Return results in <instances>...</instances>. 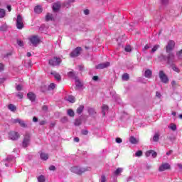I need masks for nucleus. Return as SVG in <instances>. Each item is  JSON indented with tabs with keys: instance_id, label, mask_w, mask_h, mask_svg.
Here are the masks:
<instances>
[{
	"instance_id": "31",
	"label": "nucleus",
	"mask_w": 182,
	"mask_h": 182,
	"mask_svg": "<svg viewBox=\"0 0 182 182\" xmlns=\"http://www.w3.org/2000/svg\"><path fill=\"white\" fill-rule=\"evenodd\" d=\"M68 77H71L72 79H75V80L76 79H77V77H76V75H75V73L70 71L68 73Z\"/></svg>"
},
{
	"instance_id": "52",
	"label": "nucleus",
	"mask_w": 182,
	"mask_h": 182,
	"mask_svg": "<svg viewBox=\"0 0 182 182\" xmlns=\"http://www.w3.org/2000/svg\"><path fill=\"white\" fill-rule=\"evenodd\" d=\"M116 143L120 144L122 143L123 139H122L121 138H116Z\"/></svg>"
},
{
	"instance_id": "57",
	"label": "nucleus",
	"mask_w": 182,
	"mask_h": 182,
	"mask_svg": "<svg viewBox=\"0 0 182 182\" xmlns=\"http://www.w3.org/2000/svg\"><path fill=\"white\" fill-rule=\"evenodd\" d=\"M90 13V11H89V9L84 10L85 15H89Z\"/></svg>"
},
{
	"instance_id": "45",
	"label": "nucleus",
	"mask_w": 182,
	"mask_h": 182,
	"mask_svg": "<svg viewBox=\"0 0 182 182\" xmlns=\"http://www.w3.org/2000/svg\"><path fill=\"white\" fill-rule=\"evenodd\" d=\"M88 113H89V114L93 115V114H95V113H96V112L95 111V109L89 108Z\"/></svg>"
},
{
	"instance_id": "21",
	"label": "nucleus",
	"mask_w": 182,
	"mask_h": 182,
	"mask_svg": "<svg viewBox=\"0 0 182 182\" xmlns=\"http://www.w3.org/2000/svg\"><path fill=\"white\" fill-rule=\"evenodd\" d=\"M152 75H153V73L150 70H146L145 71L144 76L147 79H150V77H151Z\"/></svg>"
},
{
	"instance_id": "24",
	"label": "nucleus",
	"mask_w": 182,
	"mask_h": 182,
	"mask_svg": "<svg viewBox=\"0 0 182 182\" xmlns=\"http://www.w3.org/2000/svg\"><path fill=\"white\" fill-rule=\"evenodd\" d=\"M129 141L132 144H137V143H139V140L136 139L134 136H131L129 138Z\"/></svg>"
},
{
	"instance_id": "22",
	"label": "nucleus",
	"mask_w": 182,
	"mask_h": 182,
	"mask_svg": "<svg viewBox=\"0 0 182 182\" xmlns=\"http://www.w3.org/2000/svg\"><path fill=\"white\" fill-rule=\"evenodd\" d=\"M42 6H36L35 8H34V12L36 14H42Z\"/></svg>"
},
{
	"instance_id": "47",
	"label": "nucleus",
	"mask_w": 182,
	"mask_h": 182,
	"mask_svg": "<svg viewBox=\"0 0 182 182\" xmlns=\"http://www.w3.org/2000/svg\"><path fill=\"white\" fill-rule=\"evenodd\" d=\"M147 49H150V46L149 45H146L142 49V50L144 53H146V50H147Z\"/></svg>"
},
{
	"instance_id": "14",
	"label": "nucleus",
	"mask_w": 182,
	"mask_h": 182,
	"mask_svg": "<svg viewBox=\"0 0 182 182\" xmlns=\"http://www.w3.org/2000/svg\"><path fill=\"white\" fill-rule=\"evenodd\" d=\"M145 155L146 157H150V156H152L154 159H156V157H157V152L154 151V150H149L146 152Z\"/></svg>"
},
{
	"instance_id": "42",
	"label": "nucleus",
	"mask_w": 182,
	"mask_h": 182,
	"mask_svg": "<svg viewBox=\"0 0 182 182\" xmlns=\"http://www.w3.org/2000/svg\"><path fill=\"white\" fill-rule=\"evenodd\" d=\"M6 29H8V26L5 24L2 25L1 27H0V31H1V32H5L6 31Z\"/></svg>"
},
{
	"instance_id": "44",
	"label": "nucleus",
	"mask_w": 182,
	"mask_h": 182,
	"mask_svg": "<svg viewBox=\"0 0 182 182\" xmlns=\"http://www.w3.org/2000/svg\"><path fill=\"white\" fill-rule=\"evenodd\" d=\"M136 157H141L143 156V151H137L135 154Z\"/></svg>"
},
{
	"instance_id": "19",
	"label": "nucleus",
	"mask_w": 182,
	"mask_h": 182,
	"mask_svg": "<svg viewBox=\"0 0 182 182\" xmlns=\"http://www.w3.org/2000/svg\"><path fill=\"white\" fill-rule=\"evenodd\" d=\"M51 75H53V76H54L55 80H58L59 82V80H60V79H62V77H60V75L55 71L51 73Z\"/></svg>"
},
{
	"instance_id": "63",
	"label": "nucleus",
	"mask_w": 182,
	"mask_h": 182,
	"mask_svg": "<svg viewBox=\"0 0 182 182\" xmlns=\"http://www.w3.org/2000/svg\"><path fill=\"white\" fill-rule=\"evenodd\" d=\"M0 70H4V64L0 63Z\"/></svg>"
},
{
	"instance_id": "8",
	"label": "nucleus",
	"mask_w": 182,
	"mask_h": 182,
	"mask_svg": "<svg viewBox=\"0 0 182 182\" xmlns=\"http://www.w3.org/2000/svg\"><path fill=\"white\" fill-rule=\"evenodd\" d=\"M16 26L17 29H22L23 28V18L21 15L17 16Z\"/></svg>"
},
{
	"instance_id": "30",
	"label": "nucleus",
	"mask_w": 182,
	"mask_h": 182,
	"mask_svg": "<svg viewBox=\"0 0 182 182\" xmlns=\"http://www.w3.org/2000/svg\"><path fill=\"white\" fill-rule=\"evenodd\" d=\"M168 128L171 129V130H172L173 132H176V130H177V125H176V124L172 123L170 124Z\"/></svg>"
},
{
	"instance_id": "2",
	"label": "nucleus",
	"mask_w": 182,
	"mask_h": 182,
	"mask_svg": "<svg viewBox=\"0 0 182 182\" xmlns=\"http://www.w3.org/2000/svg\"><path fill=\"white\" fill-rule=\"evenodd\" d=\"M89 170H90V168H80L79 166H73L70 168V171L75 174H82V173L89 171Z\"/></svg>"
},
{
	"instance_id": "54",
	"label": "nucleus",
	"mask_w": 182,
	"mask_h": 182,
	"mask_svg": "<svg viewBox=\"0 0 182 182\" xmlns=\"http://www.w3.org/2000/svg\"><path fill=\"white\" fill-rule=\"evenodd\" d=\"M161 2L163 5H167V4H168V0H161Z\"/></svg>"
},
{
	"instance_id": "11",
	"label": "nucleus",
	"mask_w": 182,
	"mask_h": 182,
	"mask_svg": "<svg viewBox=\"0 0 182 182\" xmlns=\"http://www.w3.org/2000/svg\"><path fill=\"white\" fill-rule=\"evenodd\" d=\"M171 168V166H170L168 163H164L159 166V171L163 172L166 171V170H170Z\"/></svg>"
},
{
	"instance_id": "60",
	"label": "nucleus",
	"mask_w": 182,
	"mask_h": 182,
	"mask_svg": "<svg viewBox=\"0 0 182 182\" xmlns=\"http://www.w3.org/2000/svg\"><path fill=\"white\" fill-rule=\"evenodd\" d=\"M7 9H8L9 12H11V11L12 10V6H10V5H8L7 6Z\"/></svg>"
},
{
	"instance_id": "40",
	"label": "nucleus",
	"mask_w": 182,
	"mask_h": 182,
	"mask_svg": "<svg viewBox=\"0 0 182 182\" xmlns=\"http://www.w3.org/2000/svg\"><path fill=\"white\" fill-rule=\"evenodd\" d=\"M68 114L70 117H73V116H75V112H73V109H70L68 110Z\"/></svg>"
},
{
	"instance_id": "27",
	"label": "nucleus",
	"mask_w": 182,
	"mask_h": 182,
	"mask_svg": "<svg viewBox=\"0 0 182 182\" xmlns=\"http://www.w3.org/2000/svg\"><path fill=\"white\" fill-rule=\"evenodd\" d=\"M41 160L46 161V160H48V159H49V156L48 155V154L41 153Z\"/></svg>"
},
{
	"instance_id": "33",
	"label": "nucleus",
	"mask_w": 182,
	"mask_h": 182,
	"mask_svg": "<svg viewBox=\"0 0 182 182\" xmlns=\"http://www.w3.org/2000/svg\"><path fill=\"white\" fill-rule=\"evenodd\" d=\"M38 182H45L46 181V179L45 178V176L41 175L38 177Z\"/></svg>"
},
{
	"instance_id": "5",
	"label": "nucleus",
	"mask_w": 182,
	"mask_h": 182,
	"mask_svg": "<svg viewBox=\"0 0 182 182\" xmlns=\"http://www.w3.org/2000/svg\"><path fill=\"white\" fill-rule=\"evenodd\" d=\"M61 62L62 60L60 59V58L54 57L49 60L48 63L49 65H50V66H58L60 65Z\"/></svg>"
},
{
	"instance_id": "51",
	"label": "nucleus",
	"mask_w": 182,
	"mask_h": 182,
	"mask_svg": "<svg viewBox=\"0 0 182 182\" xmlns=\"http://www.w3.org/2000/svg\"><path fill=\"white\" fill-rule=\"evenodd\" d=\"M100 182H106V176L105 175L101 176Z\"/></svg>"
},
{
	"instance_id": "18",
	"label": "nucleus",
	"mask_w": 182,
	"mask_h": 182,
	"mask_svg": "<svg viewBox=\"0 0 182 182\" xmlns=\"http://www.w3.org/2000/svg\"><path fill=\"white\" fill-rule=\"evenodd\" d=\"M170 67L172 68V70L174 72H176L177 73H180V69L176 66V64L174 63H172L171 64H168Z\"/></svg>"
},
{
	"instance_id": "17",
	"label": "nucleus",
	"mask_w": 182,
	"mask_h": 182,
	"mask_svg": "<svg viewBox=\"0 0 182 182\" xmlns=\"http://www.w3.org/2000/svg\"><path fill=\"white\" fill-rule=\"evenodd\" d=\"M7 161H9V163H11V164L13 163H15V161H16V158L14 156L9 155L7 156L6 159Z\"/></svg>"
},
{
	"instance_id": "7",
	"label": "nucleus",
	"mask_w": 182,
	"mask_h": 182,
	"mask_svg": "<svg viewBox=\"0 0 182 182\" xmlns=\"http://www.w3.org/2000/svg\"><path fill=\"white\" fill-rule=\"evenodd\" d=\"M29 143H31V134L29 133H26L22 142L23 147L26 149V147L29 146Z\"/></svg>"
},
{
	"instance_id": "16",
	"label": "nucleus",
	"mask_w": 182,
	"mask_h": 182,
	"mask_svg": "<svg viewBox=\"0 0 182 182\" xmlns=\"http://www.w3.org/2000/svg\"><path fill=\"white\" fill-rule=\"evenodd\" d=\"M59 9H60V2L54 3L53 5V11H54V12H57Z\"/></svg>"
},
{
	"instance_id": "12",
	"label": "nucleus",
	"mask_w": 182,
	"mask_h": 182,
	"mask_svg": "<svg viewBox=\"0 0 182 182\" xmlns=\"http://www.w3.org/2000/svg\"><path fill=\"white\" fill-rule=\"evenodd\" d=\"M9 137L11 140H18L19 139V133L16 132H10L9 133Z\"/></svg>"
},
{
	"instance_id": "34",
	"label": "nucleus",
	"mask_w": 182,
	"mask_h": 182,
	"mask_svg": "<svg viewBox=\"0 0 182 182\" xmlns=\"http://www.w3.org/2000/svg\"><path fill=\"white\" fill-rule=\"evenodd\" d=\"M5 15H6V12L4 9H0V18H5Z\"/></svg>"
},
{
	"instance_id": "41",
	"label": "nucleus",
	"mask_w": 182,
	"mask_h": 182,
	"mask_svg": "<svg viewBox=\"0 0 182 182\" xmlns=\"http://www.w3.org/2000/svg\"><path fill=\"white\" fill-rule=\"evenodd\" d=\"M82 124V119H77L75 121V126H80Z\"/></svg>"
},
{
	"instance_id": "4",
	"label": "nucleus",
	"mask_w": 182,
	"mask_h": 182,
	"mask_svg": "<svg viewBox=\"0 0 182 182\" xmlns=\"http://www.w3.org/2000/svg\"><path fill=\"white\" fill-rule=\"evenodd\" d=\"M29 44L32 45V46H38V43L41 42V39L38 36H32L28 38Z\"/></svg>"
},
{
	"instance_id": "9",
	"label": "nucleus",
	"mask_w": 182,
	"mask_h": 182,
	"mask_svg": "<svg viewBox=\"0 0 182 182\" xmlns=\"http://www.w3.org/2000/svg\"><path fill=\"white\" fill-rule=\"evenodd\" d=\"M11 123H13L14 124H16V123H18V124H19L21 127H23L24 129L28 127V126L25 123V121H23V120H22V119H21L19 118L12 119H11Z\"/></svg>"
},
{
	"instance_id": "28",
	"label": "nucleus",
	"mask_w": 182,
	"mask_h": 182,
	"mask_svg": "<svg viewBox=\"0 0 182 182\" xmlns=\"http://www.w3.org/2000/svg\"><path fill=\"white\" fill-rule=\"evenodd\" d=\"M120 173H123V168H118L117 170L114 172V176H119Z\"/></svg>"
},
{
	"instance_id": "23",
	"label": "nucleus",
	"mask_w": 182,
	"mask_h": 182,
	"mask_svg": "<svg viewBox=\"0 0 182 182\" xmlns=\"http://www.w3.org/2000/svg\"><path fill=\"white\" fill-rule=\"evenodd\" d=\"M66 100L68 102H70V103H75V102H76V99L75 98L74 96L73 95H70L67 97Z\"/></svg>"
},
{
	"instance_id": "29",
	"label": "nucleus",
	"mask_w": 182,
	"mask_h": 182,
	"mask_svg": "<svg viewBox=\"0 0 182 182\" xmlns=\"http://www.w3.org/2000/svg\"><path fill=\"white\" fill-rule=\"evenodd\" d=\"M83 109H85V106L80 105V106L77 109V114H82V112H83Z\"/></svg>"
},
{
	"instance_id": "61",
	"label": "nucleus",
	"mask_w": 182,
	"mask_h": 182,
	"mask_svg": "<svg viewBox=\"0 0 182 182\" xmlns=\"http://www.w3.org/2000/svg\"><path fill=\"white\" fill-rule=\"evenodd\" d=\"M79 141H80L79 137L74 138V141H75V143H79Z\"/></svg>"
},
{
	"instance_id": "49",
	"label": "nucleus",
	"mask_w": 182,
	"mask_h": 182,
	"mask_svg": "<svg viewBox=\"0 0 182 182\" xmlns=\"http://www.w3.org/2000/svg\"><path fill=\"white\" fill-rule=\"evenodd\" d=\"M17 45H18V46H23V41L21 40H17Z\"/></svg>"
},
{
	"instance_id": "64",
	"label": "nucleus",
	"mask_w": 182,
	"mask_h": 182,
	"mask_svg": "<svg viewBox=\"0 0 182 182\" xmlns=\"http://www.w3.org/2000/svg\"><path fill=\"white\" fill-rule=\"evenodd\" d=\"M178 168H180V170H182V164H177Z\"/></svg>"
},
{
	"instance_id": "15",
	"label": "nucleus",
	"mask_w": 182,
	"mask_h": 182,
	"mask_svg": "<svg viewBox=\"0 0 182 182\" xmlns=\"http://www.w3.org/2000/svg\"><path fill=\"white\" fill-rule=\"evenodd\" d=\"M27 97L31 100V102H35V99H36V95H35L33 92H28L27 94Z\"/></svg>"
},
{
	"instance_id": "37",
	"label": "nucleus",
	"mask_w": 182,
	"mask_h": 182,
	"mask_svg": "<svg viewBox=\"0 0 182 182\" xmlns=\"http://www.w3.org/2000/svg\"><path fill=\"white\" fill-rule=\"evenodd\" d=\"M55 87H56V85L55 83H50L49 85H48V90H53V89H55Z\"/></svg>"
},
{
	"instance_id": "26",
	"label": "nucleus",
	"mask_w": 182,
	"mask_h": 182,
	"mask_svg": "<svg viewBox=\"0 0 182 182\" xmlns=\"http://www.w3.org/2000/svg\"><path fill=\"white\" fill-rule=\"evenodd\" d=\"M9 110H11V112H16V107L13 104H9L8 105Z\"/></svg>"
},
{
	"instance_id": "6",
	"label": "nucleus",
	"mask_w": 182,
	"mask_h": 182,
	"mask_svg": "<svg viewBox=\"0 0 182 182\" xmlns=\"http://www.w3.org/2000/svg\"><path fill=\"white\" fill-rule=\"evenodd\" d=\"M159 76L162 83H165V84L168 83V80H169L168 77L167 76V75H166V73H164V71L160 70L159 73Z\"/></svg>"
},
{
	"instance_id": "39",
	"label": "nucleus",
	"mask_w": 182,
	"mask_h": 182,
	"mask_svg": "<svg viewBox=\"0 0 182 182\" xmlns=\"http://www.w3.org/2000/svg\"><path fill=\"white\" fill-rule=\"evenodd\" d=\"M129 79H130L129 74L125 73L122 75V80H129Z\"/></svg>"
},
{
	"instance_id": "59",
	"label": "nucleus",
	"mask_w": 182,
	"mask_h": 182,
	"mask_svg": "<svg viewBox=\"0 0 182 182\" xmlns=\"http://www.w3.org/2000/svg\"><path fill=\"white\" fill-rule=\"evenodd\" d=\"M45 124H46V121H41V122H40V125L41 126H43Z\"/></svg>"
},
{
	"instance_id": "55",
	"label": "nucleus",
	"mask_w": 182,
	"mask_h": 182,
	"mask_svg": "<svg viewBox=\"0 0 182 182\" xmlns=\"http://www.w3.org/2000/svg\"><path fill=\"white\" fill-rule=\"evenodd\" d=\"M156 97H159V99H160V97H161V94L159 92H156Z\"/></svg>"
},
{
	"instance_id": "58",
	"label": "nucleus",
	"mask_w": 182,
	"mask_h": 182,
	"mask_svg": "<svg viewBox=\"0 0 182 182\" xmlns=\"http://www.w3.org/2000/svg\"><path fill=\"white\" fill-rule=\"evenodd\" d=\"M78 68H79V70H80V71H82V70H83V69H85V66H83V65H79Z\"/></svg>"
},
{
	"instance_id": "38",
	"label": "nucleus",
	"mask_w": 182,
	"mask_h": 182,
	"mask_svg": "<svg viewBox=\"0 0 182 182\" xmlns=\"http://www.w3.org/2000/svg\"><path fill=\"white\" fill-rule=\"evenodd\" d=\"M176 56H177L178 59L181 60V59H182V50H179L176 53Z\"/></svg>"
},
{
	"instance_id": "10",
	"label": "nucleus",
	"mask_w": 182,
	"mask_h": 182,
	"mask_svg": "<svg viewBox=\"0 0 182 182\" xmlns=\"http://www.w3.org/2000/svg\"><path fill=\"white\" fill-rule=\"evenodd\" d=\"M80 52H82V48L77 47L70 53V56L71 58H77V56H79V55H80Z\"/></svg>"
},
{
	"instance_id": "36",
	"label": "nucleus",
	"mask_w": 182,
	"mask_h": 182,
	"mask_svg": "<svg viewBox=\"0 0 182 182\" xmlns=\"http://www.w3.org/2000/svg\"><path fill=\"white\" fill-rule=\"evenodd\" d=\"M159 48H160V45L157 44L155 45L153 48L151 50V53H154V52H156L157 50V49H159Z\"/></svg>"
},
{
	"instance_id": "50",
	"label": "nucleus",
	"mask_w": 182,
	"mask_h": 182,
	"mask_svg": "<svg viewBox=\"0 0 182 182\" xmlns=\"http://www.w3.org/2000/svg\"><path fill=\"white\" fill-rule=\"evenodd\" d=\"M16 89L18 92H21V90H22V86L21 85H16Z\"/></svg>"
},
{
	"instance_id": "3",
	"label": "nucleus",
	"mask_w": 182,
	"mask_h": 182,
	"mask_svg": "<svg viewBox=\"0 0 182 182\" xmlns=\"http://www.w3.org/2000/svg\"><path fill=\"white\" fill-rule=\"evenodd\" d=\"M176 46V43L174 41L171 40L168 42L166 46V53H173V50H174V48Z\"/></svg>"
},
{
	"instance_id": "25",
	"label": "nucleus",
	"mask_w": 182,
	"mask_h": 182,
	"mask_svg": "<svg viewBox=\"0 0 182 182\" xmlns=\"http://www.w3.org/2000/svg\"><path fill=\"white\" fill-rule=\"evenodd\" d=\"M46 22H49V21H53V16L51 14L48 13L46 16Z\"/></svg>"
},
{
	"instance_id": "20",
	"label": "nucleus",
	"mask_w": 182,
	"mask_h": 182,
	"mask_svg": "<svg viewBox=\"0 0 182 182\" xmlns=\"http://www.w3.org/2000/svg\"><path fill=\"white\" fill-rule=\"evenodd\" d=\"M109 110V107L106 105H104L102 107V116H106V112Z\"/></svg>"
},
{
	"instance_id": "35",
	"label": "nucleus",
	"mask_w": 182,
	"mask_h": 182,
	"mask_svg": "<svg viewBox=\"0 0 182 182\" xmlns=\"http://www.w3.org/2000/svg\"><path fill=\"white\" fill-rule=\"evenodd\" d=\"M75 85L77 87H82V82H80V80H79V78H75Z\"/></svg>"
},
{
	"instance_id": "43",
	"label": "nucleus",
	"mask_w": 182,
	"mask_h": 182,
	"mask_svg": "<svg viewBox=\"0 0 182 182\" xmlns=\"http://www.w3.org/2000/svg\"><path fill=\"white\" fill-rule=\"evenodd\" d=\"M16 97H18V99H23V93L18 92L16 94Z\"/></svg>"
},
{
	"instance_id": "56",
	"label": "nucleus",
	"mask_w": 182,
	"mask_h": 182,
	"mask_svg": "<svg viewBox=\"0 0 182 182\" xmlns=\"http://www.w3.org/2000/svg\"><path fill=\"white\" fill-rule=\"evenodd\" d=\"M64 6H65V8H70V3H69V2L65 3V4H64Z\"/></svg>"
},
{
	"instance_id": "1",
	"label": "nucleus",
	"mask_w": 182,
	"mask_h": 182,
	"mask_svg": "<svg viewBox=\"0 0 182 182\" xmlns=\"http://www.w3.org/2000/svg\"><path fill=\"white\" fill-rule=\"evenodd\" d=\"M168 55H166L163 53H161L158 56V60L161 62V63H167V65H171L176 62V56L174 53H167Z\"/></svg>"
},
{
	"instance_id": "48",
	"label": "nucleus",
	"mask_w": 182,
	"mask_h": 182,
	"mask_svg": "<svg viewBox=\"0 0 182 182\" xmlns=\"http://www.w3.org/2000/svg\"><path fill=\"white\" fill-rule=\"evenodd\" d=\"M82 134H83L84 136H87V134H89V132L86 129L82 130L81 131Z\"/></svg>"
},
{
	"instance_id": "13",
	"label": "nucleus",
	"mask_w": 182,
	"mask_h": 182,
	"mask_svg": "<svg viewBox=\"0 0 182 182\" xmlns=\"http://www.w3.org/2000/svg\"><path fill=\"white\" fill-rule=\"evenodd\" d=\"M109 66H110V62H105L96 65L95 69H106V68H109Z\"/></svg>"
},
{
	"instance_id": "53",
	"label": "nucleus",
	"mask_w": 182,
	"mask_h": 182,
	"mask_svg": "<svg viewBox=\"0 0 182 182\" xmlns=\"http://www.w3.org/2000/svg\"><path fill=\"white\" fill-rule=\"evenodd\" d=\"M49 170H50V171H54V170H56V168L55 167V166L51 165V166L49 167Z\"/></svg>"
},
{
	"instance_id": "62",
	"label": "nucleus",
	"mask_w": 182,
	"mask_h": 182,
	"mask_svg": "<svg viewBox=\"0 0 182 182\" xmlns=\"http://www.w3.org/2000/svg\"><path fill=\"white\" fill-rule=\"evenodd\" d=\"M173 153V150H170L169 151L166 152V156H170Z\"/></svg>"
},
{
	"instance_id": "32",
	"label": "nucleus",
	"mask_w": 182,
	"mask_h": 182,
	"mask_svg": "<svg viewBox=\"0 0 182 182\" xmlns=\"http://www.w3.org/2000/svg\"><path fill=\"white\" fill-rule=\"evenodd\" d=\"M159 139H160V134H159V133H156L153 137L154 141L157 142L159 141Z\"/></svg>"
},
{
	"instance_id": "46",
	"label": "nucleus",
	"mask_w": 182,
	"mask_h": 182,
	"mask_svg": "<svg viewBox=\"0 0 182 182\" xmlns=\"http://www.w3.org/2000/svg\"><path fill=\"white\" fill-rule=\"evenodd\" d=\"M125 52H132V47L130 46H127L125 47Z\"/></svg>"
}]
</instances>
